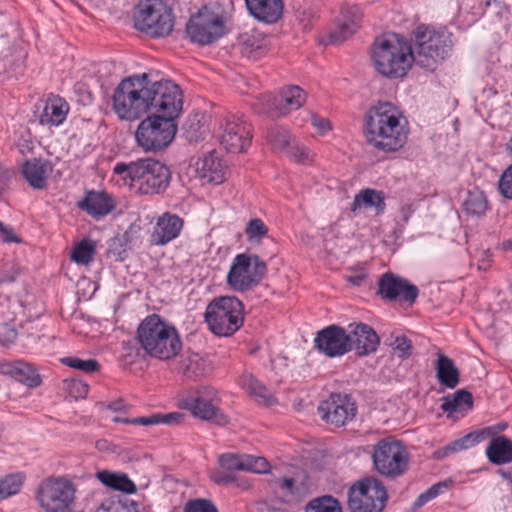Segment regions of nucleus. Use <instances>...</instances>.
Instances as JSON below:
<instances>
[{"label": "nucleus", "mask_w": 512, "mask_h": 512, "mask_svg": "<svg viewBox=\"0 0 512 512\" xmlns=\"http://www.w3.org/2000/svg\"><path fill=\"white\" fill-rule=\"evenodd\" d=\"M182 91L170 80L151 81L147 73L123 79L112 97L121 120L134 121L144 114L177 118L182 111Z\"/></svg>", "instance_id": "nucleus-1"}, {"label": "nucleus", "mask_w": 512, "mask_h": 512, "mask_svg": "<svg viewBox=\"0 0 512 512\" xmlns=\"http://www.w3.org/2000/svg\"><path fill=\"white\" fill-rule=\"evenodd\" d=\"M363 132L366 142L374 149L395 152L407 141V120L395 105L382 102L366 112Z\"/></svg>", "instance_id": "nucleus-2"}, {"label": "nucleus", "mask_w": 512, "mask_h": 512, "mask_svg": "<svg viewBox=\"0 0 512 512\" xmlns=\"http://www.w3.org/2000/svg\"><path fill=\"white\" fill-rule=\"evenodd\" d=\"M371 60L375 70L390 79L404 77L415 63L411 44L398 34L377 37Z\"/></svg>", "instance_id": "nucleus-3"}, {"label": "nucleus", "mask_w": 512, "mask_h": 512, "mask_svg": "<svg viewBox=\"0 0 512 512\" xmlns=\"http://www.w3.org/2000/svg\"><path fill=\"white\" fill-rule=\"evenodd\" d=\"M137 340L145 353L159 360H170L181 350L177 329L159 315L147 316L138 326Z\"/></svg>", "instance_id": "nucleus-4"}, {"label": "nucleus", "mask_w": 512, "mask_h": 512, "mask_svg": "<svg viewBox=\"0 0 512 512\" xmlns=\"http://www.w3.org/2000/svg\"><path fill=\"white\" fill-rule=\"evenodd\" d=\"M452 36L446 29L436 30L424 24L417 26L410 43L415 64L426 70H434L452 51Z\"/></svg>", "instance_id": "nucleus-5"}, {"label": "nucleus", "mask_w": 512, "mask_h": 512, "mask_svg": "<svg viewBox=\"0 0 512 512\" xmlns=\"http://www.w3.org/2000/svg\"><path fill=\"white\" fill-rule=\"evenodd\" d=\"M242 302L234 296L213 299L206 307L205 320L209 329L218 336H231L240 329L244 320Z\"/></svg>", "instance_id": "nucleus-6"}, {"label": "nucleus", "mask_w": 512, "mask_h": 512, "mask_svg": "<svg viewBox=\"0 0 512 512\" xmlns=\"http://www.w3.org/2000/svg\"><path fill=\"white\" fill-rule=\"evenodd\" d=\"M227 21L228 17L220 6H204L189 19L186 33L191 42L209 45L228 32Z\"/></svg>", "instance_id": "nucleus-7"}, {"label": "nucleus", "mask_w": 512, "mask_h": 512, "mask_svg": "<svg viewBox=\"0 0 512 512\" xmlns=\"http://www.w3.org/2000/svg\"><path fill=\"white\" fill-rule=\"evenodd\" d=\"M176 118L148 114L140 121L135 131L137 145L145 152H160L166 149L177 133Z\"/></svg>", "instance_id": "nucleus-8"}, {"label": "nucleus", "mask_w": 512, "mask_h": 512, "mask_svg": "<svg viewBox=\"0 0 512 512\" xmlns=\"http://www.w3.org/2000/svg\"><path fill=\"white\" fill-rule=\"evenodd\" d=\"M134 27L151 38L168 36L174 27L171 8L162 0L141 2L133 15Z\"/></svg>", "instance_id": "nucleus-9"}, {"label": "nucleus", "mask_w": 512, "mask_h": 512, "mask_svg": "<svg viewBox=\"0 0 512 512\" xmlns=\"http://www.w3.org/2000/svg\"><path fill=\"white\" fill-rule=\"evenodd\" d=\"M35 499L45 512H65L75 502L76 486L66 477H48L39 483Z\"/></svg>", "instance_id": "nucleus-10"}, {"label": "nucleus", "mask_w": 512, "mask_h": 512, "mask_svg": "<svg viewBox=\"0 0 512 512\" xmlns=\"http://www.w3.org/2000/svg\"><path fill=\"white\" fill-rule=\"evenodd\" d=\"M266 271V263L258 255L241 253L233 259L227 283L235 291H248L262 281Z\"/></svg>", "instance_id": "nucleus-11"}, {"label": "nucleus", "mask_w": 512, "mask_h": 512, "mask_svg": "<svg viewBox=\"0 0 512 512\" xmlns=\"http://www.w3.org/2000/svg\"><path fill=\"white\" fill-rule=\"evenodd\" d=\"M376 470L384 476L396 478L408 468V453L404 445L392 437L380 440L372 454Z\"/></svg>", "instance_id": "nucleus-12"}, {"label": "nucleus", "mask_w": 512, "mask_h": 512, "mask_svg": "<svg viewBox=\"0 0 512 512\" xmlns=\"http://www.w3.org/2000/svg\"><path fill=\"white\" fill-rule=\"evenodd\" d=\"M219 402L217 391L212 387H201L189 390L180 400L181 408L188 410L194 417L204 421H212L217 425H225L227 416L217 407Z\"/></svg>", "instance_id": "nucleus-13"}, {"label": "nucleus", "mask_w": 512, "mask_h": 512, "mask_svg": "<svg viewBox=\"0 0 512 512\" xmlns=\"http://www.w3.org/2000/svg\"><path fill=\"white\" fill-rule=\"evenodd\" d=\"M386 501V488L373 478L359 481L348 492V506L352 512H381Z\"/></svg>", "instance_id": "nucleus-14"}, {"label": "nucleus", "mask_w": 512, "mask_h": 512, "mask_svg": "<svg viewBox=\"0 0 512 512\" xmlns=\"http://www.w3.org/2000/svg\"><path fill=\"white\" fill-rule=\"evenodd\" d=\"M219 140L228 152L241 153L251 144L252 126L242 115H228L220 122Z\"/></svg>", "instance_id": "nucleus-15"}, {"label": "nucleus", "mask_w": 512, "mask_h": 512, "mask_svg": "<svg viewBox=\"0 0 512 512\" xmlns=\"http://www.w3.org/2000/svg\"><path fill=\"white\" fill-rule=\"evenodd\" d=\"M134 185L138 186L142 194H159L166 190L171 179L169 168L162 162L154 159H140L139 168L136 169Z\"/></svg>", "instance_id": "nucleus-16"}, {"label": "nucleus", "mask_w": 512, "mask_h": 512, "mask_svg": "<svg viewBox=\"0 0 512 512\" xmlns=\"http://www.w3.org/2000/svg\"><path fill=\"white\" fill-rule=\"evenodd\" d=\"M305 101L306 94L299 86H289L265 100L263 113L272 119L280 118L302 107Z\"/></svg>", "instance_id": "nucleus-17"}, {"label": "nucleus", "mask_w": 512, "mask_h": 512, "mask_svg": "<svg viewBox=\"0 0 512 512\" xmlns=\"http://www.w3.org/2000/svg\"><path fill=\"white\" fill-rule=\"evenodd\" d=\"M318 413L327 424L341 427L355 417L356 407L347 395L331 394L320 403Z\"/></svg>", "instance_id": "nucleus-18"}, {"label": "nucleus", "mask_w": 512, "mask_h": 512, "mask_svg": "<svg viewBox=\"0 0 512 512\" xmlns=\"http://www.w3.org/2000/svg\"><path fill=\"white\" fill-rule=\"evenodd\" d=\"M418 293L415 285L392 272L383 274L378 281V294L385 300L393 301L400 298L401 301L413 303Z\"/></svg>", "instance_id": "nucleus-19"}, {"label": "nucleus", "mask_w": 512, "mask_h": 512, "mask_svg": "<svg viewBox=\"0 0 512 512\" xmlns=\"http://www.w3.org/2000/svg\"><path fill=\"white\" fill-rule=\"evenodd\" d=\"M315 347L328 357H339L350 351L347 331L331 325L319 331L315 337Z\"/></svg>", "instance_id": "nucleus-20"}, {"label": "nucleus", "mask_w": 512, "mask_h": 512, "mask_svg": "<svg viewBox=\"0 0 512 512\" xmlns=\"http://www.w3.org/2000/svg\"><path fill=\"white\" fill-rule=\"evenodd\" d=\"M350 351L359 356L369 355L377 350L380 339L374 329L365 323H353L348 326Z\"/></svg>", "instance_id": "nucleus-21"}, {"label": "nucleus", "mask_w": 512, "mask_h": 512, "mask_svg": "<svg viewBox=\"0 0 512 512\" xmlns=\"http://www.w3.org/2000/svg\"><path fill=\"white\" fill-rule=\"evenodd\" d=\"M183 225L184 221L178 215L164 213L157 219L150 236V243L156 246L166 245L179 236Z\"/></svg>", "instance_id": "nucleus-22"}, {"label": "nucleus", "mask_w": 512, "mask_h": 512, "mask_svg": "<svg viewBox=\"0 0 512 512\" xmlns=\"http://www.w3.org/2000/svg\"><path fill=\"white\" fill-rule=\"evenodd\" d=\"M362 19L361 11L358 7H347L342 10L341 19L337 26L329 34L331 44H340L351 37L360 27Z\"/></svg>", "instance_id": "nucleus-23"}, {"label": "nucleus", "mask_w": 512, "mask_h": 512, "mask_svg": "<svg viewBox=\"0 0 512 512\" xmlns=\"http://www.w3.org/2000/svg\"><path fill=\"white\" fill-rule=\"evenodd\" d=\"M227 167L216 152L209 151L196 162V173L206 183L220 184L225 180Z\"/></svg>", "instance_id": "nucleus-24"}, {"label": "nucleus", "mask_w": 512, "mask_h": 512, "mask_svg": "<svg viewBox=\"0 0 512 512\" xmlns=\"http://www.w3.org/2000/svg\"><path fill=\"white\" fill-rule=\"evenodd\" d=\"M246 8L256 20L266 23H276L283 14V0H245Z\"/></svg>", "instance_id": "nucleus-25"}, {"label": "nucleus", "mask_w": 512, "mask_h": 512, "mask_svg": "<svg viewBox=\"0 0 512 512\" xmlns=\"http://www.w3.org/2000/svg\"><path fill=\"white\" fill-rule=\"evenodd\" d=\"M494 430H495L494 427H487L480 431L471 432L459 439H456V440L448 443L444 447L434 451L433 458L437 459V460H441L453 453L468 449V448L480 443L486 437L494 434Z\"/></svg>", "instance_id": "nucleus-26"}, {"label": "nucleus", "mask_w": 512, "mask_h": 512, "mask_svg": "<svg viewBox=\"0 0 512 512\" xmlns=\"http://www.w3.org/2000/svg\"><path fill=\"white\" fill-rule=\"evenodd\" d=\"M69 109V104L65 99L57 95H50L44 103L39 122L44 126H58L66 119Z\"/></svg>", "instance_id": "nucleus-27"}, {"label": "nucleus", "mask_w": 512, "mask_h": 512, "mask_svg": "<svg viewBox=\"0 0 512 512\" xmlns=\"http://www.w3.org/2000/svg\"><path fill=\"white\" fill-rule=\"evenodd\" d=\"M79 208L89 215L98 217L104 216L114 208L113 199L105 192H88L83 200L79 202Z\"/></svg>", "instance_id": "nucleus-28"}, {"label": "nucleus", "mask_w": 512, "mask_h": 512, "mask_svg": "<svg viewBox=\"0 0 512 512\" xmlns=\"http://www.w3.org/2000/svg\"><path fill=\"white\" fill-rule=\"evenodd\" d=\"M179 370L187 379H196L211 372L210 361L195 352H187L181 362Z\"/></svg>", "instance_id": "nucleus-29"}, {"label": "nucleus", "mask_w": 512, "mask_h": 512, "mask_svg": "<svg viewBox=\"0 0 512 512\" xmlns=\"http://www.w3.org/2000/svg\"><path fill=\"white\" fill-rule=\"evenodd\" d=\"M237 45L244 57L256 59L265 52L266 39L257 30H251L238 37Z\"/></svg>", "instance_id": "nucleus-30"}, {"label": "nucleus", "mask_w": 512, "mask_h": 512, "mask_svg": "<svg viewBox=\"0 0 512 512\" xmlns=\"http://www.w3.org/2000/svg\"><path fill=\"white\" fill-rule=\"evenodd\" d=\"M4 373L31 388L41 384V377L36 369L31 364L23 361H15L5 365Z\"/></svg>", "instance_id": "nucleus-31"}, {"label": "nucleus", "mask_w": 512, "mask_h": 512, "mask_svg": "<svg viewBox=\"0 0 512 512\" xmlns=\"http://www.w3.org/2000/svg\"><path fill=\"white\" fill-rule=\"evenodd\" d=\"M435 370L441 385L453 389L459 384V370L449 357L438 354Z\"/></svg>", "instance_id": "nucleus-32"}, {"label": "nucleus", "mask_w": 512, "mask_h": 512, "mask_svg": "<svg viewBox=\"0 0 512 512\" xmlns=\"http://www.w3.org/2000/svg\"><path fill=\"white\" fill-rule=\"evenodd\" d=\"M240 384L261 404L271 406L277 402L276 398L268 391L267 387L248 372L241 375Z\"/></svg>", "instance_id": "nucleus-33"}, {"label": "nucleus", "mask_w": 512, "mask_h": 512, "mask_svg": "<svg viewBox=\"0 0 512 512\" xmlns=\"http://www.w3.org/2000/svg\"><path fill=\"white\" fill-rule=\"evenodd\" d=\"M96 478L103 485L113 490L127 494H133L137 490L134 482L125 473L102 470L97 472Z\"/></svg>", "instance_id": "nucleus-34"}, {"label": "nucleus", "mask_w": 512, "mask_h": 512, "mask_svg": "<svg viewBox=\"0 0 512 512\" xmlns=\"http://www.w3.org/2000/svg\"><path fill=\"white\" fill-rule=\"evenodd\" d=\"M486 454L489 460L495 464H504L512 461V441L504 436L493 438Z\"/></svg>", "instance_id": "nucleus-35"}, {"label": "nucleus", "mask_w": 512, "mask_h": 512, "mask_svg": "<svg viewBox=\"0 0 512 512\" xmlns=\"http://www.w3.org/2000/svg\"><path fill=\"white\" fill-rule=\"evenodd\" d=\"M361 207H374L377 213H382L385 210L383 192L370 188L360 191L354 197V200L351 204V211L356 212Z\"/></svg>", "instance_id": "nucleus-36"}, {"label": "nucleus", "mask_w": 512, "mask_h": 512, "mask_svg": "<svg viewBox=\"0 0 512 512\" xmlns=\"http://www.w3.org/2000/svg\"><path fill=\"white\" fill-rule=\"evenodd\" d=\"M22 173L33 188L42 189L46 186L47 165L43 161L38 159L26 161Z\"/></svg>", "instance_id": "nucleus-37"}, {"label": "nucleus", "mask_w": 512, "mask_h": 512, "mask_svg": "<svg viewBox=\"0 0 512 512\" xmlns=\"http://www.w3.org/2000/svg\"><path fill=\"white\" fill-rule=\"evenodd\" d=\"M473 406L472 394L466 390H458L452 396L442 398L441 409L446 413L465 412Z\"/></svg>", "instance_id": "nucleus-38"}, {"label": "nucleus", "mask_w": 512, "mask_h": 512, "mask_svg": "<svg viewBox=\"0 0 512 512\" xmlns=\"http://www.w3.org/2000/svg\"><path fill=\"white\" fill-rule=\"evenodd\" d=\"M266 140L275 151L286 153L291 146L292 137L284 127H271L267 130Z\"/></svg>", "instance_id": "nucleus-39"}, {"label": "nucleus", "mask_w": 512, "mask_h": 512, "mask_svg": "<svg viewBox=\"0 0 512 512\" xmlns=\"http://www.w3.org/2000/svg\"><path fill=\"white\" fill-rule=\"evenodd\" d=\"M487 200L484 193L478 189L468 191L467 197L463 202L464 211L472 216L480 217L487 210Z\"/></svg>", "instance_id": "nucleus-40"}, {"label": "nucleus", "mask_w": 512, "mask_h": 512, "mask_svg": "<svg viewBox=\"0 0 512 512\" xmlns=\"http://www.w3.org/2000/svg\"><path fill=\"white\" fill-rule=\"evenodd\" d=\"M96 253V242L90 238L82 239L72 250L71 259L81 265L90 264Z\"/></svg>", "instance_id": "nucleus-41"}, {"label": "nucleus", "mask_w": 512, "mask_h": 512, "mask_svg": "<svg viewBox=\"0 0 512 512\" xmlns=\"http://www.w3.org/2000/svg\"><path fill=\"white\" fill-rule=\"evenodd\" d=\"M25 480L21 472L7 474L0 478V501L20 492Z\"/></svg>", "instance_id": "nucleus-42"}, {"label": "nucleus", "mask_w": 512, "mask_h": 512, "mask_svg": "<svg viewBox=\"0 0 512 512\" xmlns=\"http://www.w3.org/2000/svg\"><path fill=\"white\" fill-rule=\"evenodd\" d=\"M304 512H342L340 502L331 495L311 499L304 507Z\"/></svg>", "instance_id": "nucleus-43"}, {"label": "nucleus", "mask_w": 512, "mask_h": 512, "mask_svg": "<svg viewBox=\"0 0 512 512\" xmlns=\"http://www.w3.org/2000/svg\"><path fill=\"white\" fill-rule=\"evenodd\" d=\"M386 344L391 347L393 352L401 359H407L412 355V342L405 335L391 334L386 339Z\"/></svg>", "instance_id": "nucleus-44"}, {"label": "nucleus", "mask_w": 512, "mask_h": 512, "mask_svg": "<svg viewBox=\"0 0 512 512\" xmlns=\"http://www.w3.org/2000/svg\"><path fill=\"white\" fill-rule=\"evenodd\" d=\"M184 136L189 143H198L205 139L206 127L201 124L197 116L190 118L183 126Z\"/></svg>", "instance_id": "nucleus-45"}, {"label": "nucleus", "mask_w": 512, "mask_h": 512, "mask_svg": "<svg viewBox=\"0 0 512 512\" xmlns=\"http://www.w3.org/2000/svg\"><path fill=\"white\" fill-rule=\"evenodd\" d=\"M218 463L222 469L232 474L235 471H245L244 455L222 454L218 457Z\"/></svg>", "instance_id": "nucleus-46"}, {"label": "nucleus", "mask_w": 512, "mask_h": 512, "mask_svg": "<svg viewBox=\"0 0 512 512\" xmlns=\"http://www.w3.org/2000/svg\"><path fill=\"white\" fill-rule=\"evenodd\" d=\"M61 362L70 368L86 373H92L99 369V363L94 359L82 360L77 357H64Z\"/></svg>", "instance_id": "nucleus-47"}, {"label": "nucleus", "mask_w": 512, "mask_h": 512, "mask_svg": "<svg viewBox=\"0 0 512 512\" xmlns=\"http://www.w3.org/2000/svg\"><path fill=\"white\" fill-rule=\"evenodd\" d=\"M245 234L250 242L260 241L268 234V227L261 219L254 218L247 223Z\"/></svg>", "instance_id": "nucleus-48"}, {"label": "nucleus", "mask_w": 512, "mask_h": 512, "mask_svg": "<svg viewBox=\"0 0 512 512\" xmlns=\"http://www.w3.org/2000/svg\"><path fill=\"white\" fill-rule=\"evenodd\" d=\"M245 471L253 473H267L270 470V464L264 457L244 454Z\"/></svg>", "instance_id": "nucleus-49"}, {"label": "nucleus", "mask_w": 512, "mask_h": 512, "mask_svg": "<svg viewBox=\"0 0 512 512\" xmlns=\"http://www.w3.org/2000/svg\"><path fill=\"white\" fill-rule=\"evenodd\" d=\"M64 383L66 385L65 389L67 393L75 400L83 399L86 397L89 390L87 383L75 378L67 379L64 381Z\"/></svg>", "instance_id": "nucleus-50"}, {"label": "nucleus", "mask_w": 512, "mask_h": 512, "mask_svg": "<svg viewBox=\"0 0 512 512\" xmlns=\"http://www.w3.org/2000/svg\"><path fill=\"white\" fill-rule=\"evenodd\" d=\"M20 274V267L14 260L4 262L0 266V285L5 283H12Z\"/></svg>", "instance_id": "nucleus-51"}, {"label": "nucleus", "mask_w": 512, "mask_h": 512, "mask_svg": "<svg viewBox=\"0 0 512 512\" xmlns=\"http://www.w3.org/2000/svg\"><path fill=\"white\" fill-rule=\"evenodd\" d=\"M183 512H218V510L210 500L194 499L185 504Z\"/></svg>", "instance_id": "nucleus-52"}, {"label": "nucleus", "mask_w": 512, "mask_h": 512, "mask_svg": "<svg viewBox=\"0 0 512 512\" xmlns=\"http://www.w3.org/2000/svg\"><path fill=\"white\" fill-rule=\"evenodd\" d=\"M499 190L505 198L512 200V164L501 175Z\"/></svg>", "instance_id": "nucleus-53"}, {"label": "nucleus", "mask_w": 512, "mask_h": 512, "mask_svg": "<svg viewBox=\"0 0 512 512\" xmlns=\"http://www.w3.org/2000/svg\"><path fill=\"white\" fill-rule=\"evenodd\" d=\"M210 477L214 483L219 485H227L236 482L235 475L221 467L219 469L212 470L210 472Z\"/></svg>", "instance_id": "nucleus-54"}, {"label": "nucleus", "mask_w": 512, "mask_h": 512, "mask_svg": "<svg viewBox=\"0 0 512 512\" xmlns=\"http://www.w3.org/2000/svg\"><path fill=\"white\" fill-rule=\"evenodd\" d=\"M139 168V160L135 162H131L129 164L126 163H117L113 169L114 173L117 175L125 174V177H129L133 183L136 180V169Z\"/></svg>", "instance_id": "nucleus-55"}, {"label": "nucleus", "mask_w": 512, "mask_h": 512, "mask_svg": "<svg viewBox=\"0 0 512 512\" xmlns=\"http://www.w3.org/2000/svg\"><path fill=\"white\" fill-rule=\"evenodd\" d=\"M285 154L298 163L307 164L310 161L309 151L303 146L291 145Z\"/></svg>", "instance_id": "nucleus-56"}, {"label": "nucleus", "mask_w": 512, "mask_h": 512, "mask_svg": "<svg viewBox=\"0 0 512 512\" xmlns=\"http://www.w3.org/2000/svg\"><path fill=\"white\" fill-rule=\"evenodd\" d=\"M183 418V415L178 412H172L168 414H153L150 416H147V419H153V423H150V425H156L160 423L164 424H174L180 422V420Z\"/></svg>", "instance_id": "nucleus-57"}, {"label": "nucleus", "mask_w": 512, "mask_h": 512, "mask_svg": "<svg viewBox=\"0 0 512 512\" xmlns=\"http://www.w3.org/2000/svg\"><path fill=\"white\" fill-rule=\"evenodd\" d=\"M17 338V331L13 327L3 324L0 326V342L3 345L13 343Z\"/></svg>", "instance_id": "nucleus-58"}, {"label": "nucleus", "mask_w": 512, "mask_h": 512, "mask_svg": "<svg viewBox=\"0 0 512 512\" xmlns=\"http://www.w3.org/2000/svg\"><path fill=\"white\" fill-rule=\"evenodd\" d=\"M153 419H147L146 417H137V418H121L114 417L113 422L115 423H124V424H134V425H144L150 426V423H153Z\"/></svg>", "instance_id": "nucleus-59"}, {"label": "nucleus", "mask_w": 512, "mask_h": 512, "mask_svg": "<svg viewBox=\"0 0 512 512\" xmlns=\"http://www.w3.org/2000/svg\"><path fill=\"white\" fill-rule=\"evenodd\" d=\"M366 277L367 273L363 269H360L347 276L346 279L353 286H360L365 281Z\"/></svg>", "instance_id": "nucleus-60"}, {"label": "nucleus", "mask_w": 512, "mask_h": 512, "mask_svg": "<svg viewBox=\"0 0 512 512\" xmlns=\"http://www.w3.org/2000/svg\"><path fill=\"white\" fill-rule=\"evenodd\" d=\"M312 124L318 128L321 133L331 130V123L326 118H320L317 116L312 117Z\"/></svg>", "instance_id": "nucleus-61"}, {"label": "nucleus", "mask_w": 512, "mask_h": 512, "mask_svg": "<svg viewBox=\"0 0 512 512\" xmlns=\"http://www.w3.org/2000/svg\"><path fill=\"white\" fill-rule=\"evenodd\" d=\"M279 486L287 490L291 496H298L297 489L295 488V481L293 478H283L279 481Z\"/></svg>", "instance_id": "nucleus-62"}, {"label": "nucleus", "mask_w": 512, "mask_h": 512, "mask_svg": "<svg viewBox=\"0 0 512 512\" xmlns=\"http://www.w3.org/2000/svg\"><path fill=\"white\" fill-rule=\"evenodd\" d=\"M0 233L2 240L4 242H19L18 237L13 233L12 229H9L4 226V224L0 221Z\"/></svg>", "instance_id": "nucleus-63"}, {"label": "nucleus", "mask_w": 512, "mask_h": 512, "mask_svg": "<svg viewBox=\"0 0 512 512\" xmlns=\"http://www.w3.org/2000/svg\"><path fill=\"white\" fill-rule=\"evenodd\" d=\"M123 350L125 351L124 357L129 359L130 362H133L136 357L139 355V348L131 343H125L123 346Z\"/></svg>", "instance_id": "nucleus-64"}]
</instances>
